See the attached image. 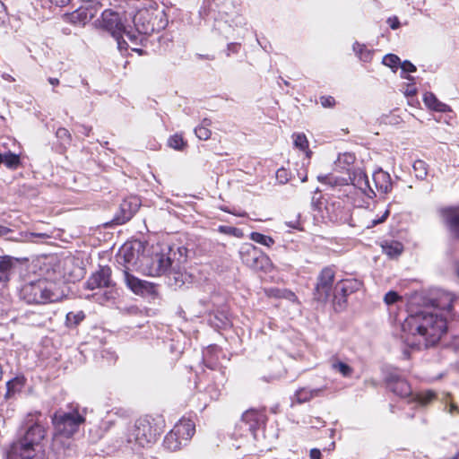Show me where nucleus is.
Wrapping results in <instances>:
<instances>
[{
    "mask_svg": "<svg viewBox=\"0 0 459 459\" xmlns=\"http://www.w3.org/2000/svg\"><path fill=\"white\" fill-rule=\"evenodd\" d=\"M400 299L401 297L398 295V293L393 290L388 291L384 297V300L387 305L394 304Z\"/></svg>",
    "mask_w": 459,
    "mask_h": 459,
    "instance_id": "46",
    "label": "nucleus"
},
{
    "mask_svg": "<svg viewBox=\"0 0 459 459\" xmlns=\"http://www.w3.org/2000/svg\"><path fill=\"white\" fill-rule=\"evenodd\" d=\"M432 311H437L439 314H444L447 318L452 315L453 307L457 305L459 300L454 294L440 290H437L433 297L429 299Z\"/></svg>",
    "mask_w": 459,
    "mask_h": 459,
    "instance_id": "13",
    "label": "nucleus"
},
{
    "mask_svg": "<svg viewBox=\"0 0 459 459\" xmlns=\"http://www.w3.org/2000/svg\"><path fill=\"white\" fill-rule=\"evenodd\" d=\"M140 205V199L136 196L125 198L120 204L119 209L113 219V221L116 224H123L128 221L138 211Z\"/></svg>",
    "mask_w": 459,
    "mask_h": 459,
    "instance_id": "17",
    "label": "nucleus"
},
{
    "mask_svg": "<svg viewBox=\"0 0 459 459\" xmlns=\"http://www.w3.org/2000/svg\"><path fill=\"white\" fill-rule=\"evenodd\" d=\"M200 126L209 128L212 126V120L210 118H204Z\"/></svg>",
    "mask_w": 459,
    "mask_h": 459,
    "instance_id": "63",
    "label": "nucleus"
},
{
    "mask_svg": "<svg viewBox=\"0 0 459 459\" xmlns=\"http://www.w3.org/2000/svg\"><path fill=\"white\" fill-rule=\"evenodd\" d=\"M361 286L362 282L354 278L342 280L334 288L333 298L337 299L339 295H341L343 298V301H345L346 297L359 290Z\"/></svg>",
    "mask_w": 459,
    "mask_h": 459,
    "instance_id": "22",
    "label": "nucleus"
},
{
    "mask_svg": "<svg viewBox=\"0 0 459 459\" xmlns=\"http://www.w3.org/2000/svg\"><path fill=\"white\" fill-rule=\"evenodd\" d=\"M208 321L216 329H226L231 325L230 318L224 310H217L210 314Z\"/></svg>",
    "mask_w": 459,
    "mask_h": 459,
    "instance_id": "25",
    "label": "nucleus"
},
{
    "mask_svg": "<svg viewBox=\"0 0 459 459\" xmlns=\"http://www.w3.org/2000/svg\"><path fill=\"white\" fill-rule=\"evenodd\" d=\"M325 390H326V386H322L320 388H313V389L307 388V387L299 388L295 392L293 398H292V403L296 402L297 403H299V404L307 403L315 397L321 396Z\"/></svg>",
    "mask_w": 459,
    "mask_h": 459,
    "instance_id": "23",
    "label": "nucleus"
},
{
    "mask_svg": "<svg viewBox=\"0 0 459 459\" xmlns=\"http://www.w3.org/2000/svg\"><path fill=\"white\" fill-rule=\"evenodd\" d=\"M382 64L395 71L400 66L401 59L394 54H387L383 57Z\"/></svg>",
    "mask_w": 459,
    "mask_h": 459,
    "instance_id": "38",
    "label": "nucleus"
},
{
    "mask_svg": "<svg viewBox=\"0 0 459 459\" xmlns=\"http://www.w3.org/2000/svg\"><path fill=\"white\" fill-rule=\"evenodd\" d=\"M6 17L5 6L3 2L0 1V22H3Z\"/></svg>",
    "mask_w": 459,
    "mask_h": 459,
    "instance_id": "58",
    "label": "nucleus"
},
{
    "mask_svg": "<svg viewBox=\"0 0 459 459\" xmlns=\"http://www.w3.org/2000/svg\"><path fill=\"white\" fill-rule=\"evenodd\" d=\"M100 7V3H85L84 5L69 13L68 20L74 25H85L97 15Z\"/></svg>",
    "mask_w": 459,
    "mask_h": 459,
    "instance_id": "15",
    "label": "nucleus"
},
{
    "mask_svg": "<svg viewBox=\"0 0 459 459\" xmlns=\"http://www.w3.org/2000/svg\"><path fill=\"white\" fill-rule=\"evenodd\" d=\"M387 23L392 30H396L400 27V22L397 17L389 18Z\"/></svg>",
    "mask_w": 459,
    "mask_h": 459,
    "instance_id": "54",
    "label": "nucleus"
},
{
    "mask_svg": "<svg viewBox=\"0 0 459 459\" xmlns=\"http://www.w3.org/2000/svg\"><path fill=\"white\" fill-rule=\"evenodd\" d=\"M281 376H282L281 372L278 371L276 373L262 377V380H264V382H267V383H271V382L280 379L281 377Z\"/></svg>",
    "mask_w": 459,
    "mask_h": 459,
    "instance_id": "51",
    "label": "nucleus"
},
{
    "mask_svg": "<svg viewBox=\"0 0 459 459\" xmlns=\"http://www.w3.org/2000/svg\"><path fill=\"white\" fill-rule=\"evenodd\" d=\"M300 214L298 213L297 216L290 221H285V225L290 229L298 230H303L301 222H300Z\"/></svg>",
    "mask_w": 459,
    "mask_h": 459,
    "instance_id": "45",
    "label": "nucleus"
},
{
    "mask_svg": "<svg viewBox=\"0 0 459 459\" xmlns=\"http://www.w3.org/2000/svg\"><path fill=\"white\" fill-rule=\"evenodd\" d=\"M401 339L407 348L420 351L437 344L447 330L444 314L425 307L411 314L402 324Z\"/></svg>",
    "mask_w": 459,
    "mask_h": 459,
    "instance_id": "1",
    "label": "nucleus"
},
{
    "mask_svg": "<svg viewBox=\"0 0 459 459\" xmlns=\"http://www.w3.org/2000/svg\"><path fill=\"white\" fill-rule=\"evenodd\" d=\"M321 105L324 108H332L335 105V100L332 96H323L320 99Z\"/></svg>",
    "mask_w": 459,
    "mask_h": 459,
    "instance_id": "50",
    "label": "nucleus"
},
{
    "mask_svg": "<svg viewBox=\"0 0 459 459\" xmlns=\"http://www.w3.org/2000/svg\"><path fill=\"white\" fill-rule=\"evenodd\" d=\"M30 235L31 237L39 238L41 239H48V238H51V236L49 234L45 233V232H41V233L31 232V233H30Z\"/></svg>",
    "mask_w": 459,
    "mask_h": 459,
    "instance_id": "57",
    "label": "nucleus"
},
{
    "mask_svg": "<svg viewBox=\"0 0 459 459\" xmlns=\"http://www.w3.org/2000/svg\"><path fill=\"white\" fill-rule=\"evenodd\" d=\"M50 84H52L53 86H56L59 84V80L57 78H52V77H49L48 80Z\"/></svg>",
    "mask_w": 459,
    "mask_h": 459,
    "instance_id": "64",
    "label": "nucleus"
},
{
    "mask_svg": "<svg viewBox=\"0 0 459 459\" xmlns=\"http://www.w3.org/2000/svg\"><path fill=\"white\" fill-rule=\"evenodd\" d=\"M384 253L386 254L389 257H396L403 252V246L399 242H391L383 245Z\"/></svg>",
    "mask_w": 459,
    "mask_h": 459,
    "instance_id": "34",
    "label": "nucleus"
},
{
    "mask_svg": "<svg viewBox=\"0 0 459 459\" xmlns=\"http://www.w3.org/2000/svg\"><path fill=\"white\" fill-rule=\"evenodd\" d=\"M168 22L165 10L155 3L139 9L133 17L134 28L128 27L126 30V39L133 45L132 50L142 54L143 50L136 46L143 45L147 35L164 30Z\"/></svg>",
    "mask_w": 459,
    "mask_h": 459,
    "instance_id": "4",
    "label": "nucleus"
},
{
    "mask_svg": "<svg viewBox=\"0 0 459 459\" xmlns=\"http://www.w3.org/2000/svg\"><path fill=\"white\" fill-rule=\"evenodd\" d=\"M53 449L56 453H58L57 459H66L67 457L72 456V453L74 452L73 447L71 446V442L69 441L66 445L64 444L63 454L60 452V447L58 446V439L56 438L53 444Z\"/></svg>",
    "mask_w": 459,
    "mask_h": 459,
    "instance_id": "35",
    "label": "nucleus"
},
{
    "mask_svg": "<svg viewBox=\"0 0 459 459\" xmlns=\"http://www.w3.org/2000/svg\"><path fill=\"white\" fill-rule=\"evenodd\" d=\"M423 101L428 108L437 112H446L450 109L446 104L439 101L432 92H426L423 96Z\"/></svg>",
    "mask_w": 459,
    "mask_h": 459,
    "instance_id": "27",
    "label": "nucleus"
},
{
    "mask_svg": "<svg viewBox=\"0 0 459 459\" xmlns=\"http://www.w3.org/2000/svg\"><path fill=\"white\" fill-rule=\"evenodd\" d=\"M250 239L266 247H271L274 244V239L272 237L259 232H252L250 234Z\"/></svg>",
    "mask_w": 459,
    "mask_h": 459,
    "instance_id": "36",
    "label": "nucleus"
},
{
    "mask_svg": "<svg viewBox=\"0 0 459 459\" xmlns=\"http://www.w3.org/2000/svg\"><path fill=\"white\" fill-rule=\"evenodd\" d=\"M264 423V414L255 410H248L242 414L238 427L243 431H248L256 438V431Z\"/></svg>",
    "mask_w": 459,
    "mask_h": 459,
    "instance_id": "16",
    "label": "nucleus"
},
{
    "mask_svg": "<svg viewBox=\"0 0 459 459\" xmlns=\"http://www.w3.org/2000/svg\"><path fill=\"white\" fill-rule=\"evenodd\" d=\"M126 35L123 33L122 35H119L118 37H114L117 40V48L118 49L122 52V51H126L127 50V48H129V43L130 42L129 40L127 41L126 39H125Z\"/></svg>",
    "mask_w": 459,
    "mask_h": 459,
    "instance_id": "47",
    "label": "nucleus"
},
{
    "mask_svg": "<svg viewBox=\"0 0 459 459\" xmlns=\"http://www.w3.org/2000/svg\"><path fill=\"white\" fill-rule=\"evenodd\" d=\"M400 67L402 69L401 77L405 78L407 80H413V77L410 75H404L405 73H414L416 72V66L411 63L410 61L406 60L400 64Z\"/></svg>",
    "mask_w": 459,
    "mask_h": 459,
    "instance_id": "40",
    "label": "nucleus"
},
{
    "mask_svg": "<svg viewBox=\"0 0 459 459\" xmlns=\"http://www.w3.org/2000/svg\"><path fill=\"white\" fill-rule=\"evenodd\" d=\"M195 424L191 420H181L165 436L163 447L169 452L180 450L195 434Z\"/></svg>",
    "mask_w": 459,
    "mask_h": 459,
    "instance_id": "8",
    "label": "nucleus"
},
{
    "mask_svg": "<svg viewBox=\"0 0 459 459\" xmlns=\"http://www.w3.org/2000/svg\"><path fill=\"white\" fill-rule=\"evenodd\" d=\"M56 136L64 147H66L71 143V134L66 128L59 127L56 132Z\"/></svg>",
    "mask_w": 459,
    "mask_h": 459,
    "instance_id": "39",
    "label": "nucleus"
},
{
    "mask_svg": "<svg viewBox=\"0 0 459 459\" xmlns=\"http://www.w3.org/2000/svg\"><path fill=\"white\" fill-rule=\"evenodd\" d=\"M180 248L170 247L165 252L153 254L146 259L144 273L149 276H165L166 283L174 290L188 287L192 283V276L182 266L183 261Z\"/></svg>",
    "mask_w": 459,
    "mask_h": 459,
    "instance_id": "2",
    "label": "nucleus"
},
{
    "mask_svg": "<svg viewBox=\"0 0 459 459\" xmlns=\"http://www.w3.org/2000/svg\"><path fill=\"white\" fill-rule=\"evenodd\" d=\"M435 397H436L435 393H433L431 391H426L418 395V402L421 405H427L431 401H433L435 399Z\"/></svg>",
    "mask_w": 459,
    "mask_h": 459,
    "instance_id": "42",
    "label": "nucleus"
},
{
    "mask_svg": "<svg viewBox=\"0 0 459 459\" xmlns=\"http://www.w3.org/2000/svg\"><path fill=\"white\" fill-rule=\"evenodd\" d=\"M22 386V382L15 377L12 380H9L6 383V393L4 394L5 399H11L17 392L21 390Z\"/></svg>",
    "mask_w": 459,
    "mask_h": 459,
    "instance_id": "33",
    "label": "nucleus"
},
{
    "mask_svg": "<svg viewBox=\"0 0 459 459\" xmlns=\"http://www.w3.org/2000/svg\"><path fill=\"white\" fill-rule=\"evenodd\" d=\"M123 252V257L125 262L126 263H133L134 259V254L131 247H127L125 246L122 249Z\"/></svg>",
    "mask_w": 459,
    "mask_h": 459,
    "instance_id": "48",
    "label": "nucleus"
},
{
    "mask_svg": "<svg viewBox=\"0 0 459 459\" xmlns=\"http://www.w3.org/2000/svg\"><path fill=\"white\" fill-rule=\"evenodd\" d=\"M415 176L419 179H424L428 175V166L425 161L418 160L413 163Z\"/></svg>",
    "mask_w": 459,
    "mask_h": 459,
    "instance_id": "37",
    "label": "nucleus"
},
{
    "mask_svg": "<svg viewBox=\"0 0 459 459\" xmlns=\"http://www.w3.org/2000/svg\"><path fill=\"white\" fill-rule=\"evenodd\" d=\"M195 134L200 140H208L211 137L212 132L207 127L198 126L195 128Z\"/></svg>",
    "mask_w": 459,
    "mask_h": 459,
    "instance_id": "43",
    "label": "nucleus"
},
{
    "mask_svg": "<svg viewBox=\"0 0 459 459\" xmlns=\"http://www.w3.org/2000/svg\"><path fill=\"white\" fill-rule=\"evenodd\" d=\"M73 263V258L71 257H66V258H64L63 260H59L58 261V265H64V266H67V265H70L72 264Z\"/></svg>",
    "mask_w": 459,
    "mask_h": 459,
    "instance_id": "60",
    "label": "nucleus"
},
{
    "mask_svg": "<svg viewBox=\"0 0 459 459\" xmlns=\"http://www.w3.org/2000/svg\"><path fill=\"white\" fill-rule=\"evenodd\" d=\"M348 180H351V184L359 188L364 195L371 197L376 195V193L369 184L368 175L360 169H356L349 176Z\"/></svg>",
    "mask_w": 459,
    "mask_h": 459,
    "instance_id": "20",
    "label": "nucleus"
},
{
    "mask_svg": "<svg viewBox=\"0 0 459 459\" xmlns=\"http://www.w3.org/2000/svg\"><path fill=\"white\" fill-rule=\"evenodd\" d=\"M387 388L400 397H407L411 394L409 383L397 373H390L386 377Z\"/></svg>",
    "mask_w": 459,
    "mask_h": 459,
    "instance_id": "19",
    "label": "nucleus"
},
{
    "mask_svg": "<svg viewBox=\"0 0 459 459\" xmlns=\"http://www.w3.org/2000/svg\"><path fill=\"white\" fill-rule=\"evenodd\" d=\"M27 261L10 255L0 256V282L6 285L13 279L21 277Z\"/></svg>",
    "mask_w": 459,
    "mask_h": 459,
    "instance_id": "10",
    "label": "nucleus"
},
{
    "mask_svg": "<svg viewBox=\"0 0 459 459\" xmlns=\"http://www.w3.org/2000/svg\"><path fill=\"white\" fill-rule=\"evenodd\" d=\"M335 271L333 267L327 266L321 270L316 279L314 289V299L318 302L325 303L332 295L333 284L334 281Z\"/></svg>",
    "mask_w": 459,
    "mask_h": 459,
    "instance_id": "11",
    "label": "nucleus"
},
{
    "mask_svg": "<svg viewBox=\"0 0 459 459\" xmlns=\"http://www.w3.org/2000/svg\"><path fill=\"white\" fill-rule=\"evenodd\" d=\"M239 48V44L238 43H230L228 45V50L232 52H238Z\"/></svg>",
    "mask_w": 459,
    "mask_h": 459,
    "instance_id": "62",
    "label": "nucleus"
},
{
    "mask_svg": "<svg viewBox=\"0 0 459 459\" xmlns=\"http://www.w3.org/2000/svg\"><path fill=\"white\" fill-rule=\"evenodd\" d=\"M238 230L237 228L230 227V226L221 225L219 227V231L221 233L229 234V235H236V232Z\"/></svg>",
    "mask_w": 459,
    "mask_h": 459,
    "instance_id": "52",
    "label": "nucleus"
},
{
    "mask_svg": "<svg viewBox=\"0 0 459 459\" xmlns=\"http://www.w3.org/2000/svg\"><path fill=\"white\" fill-rule=\"evenodd\" d=\"M124 281L126 287L135 295L147 296L155 292V285L153 283L141 280L127 271H124Z\"/></svg>",
    "mask_w": 459,
    "mask_h": 459,
    "instance_id": "18",
    "label": "nucleus"
},
{
    "mask_svg": "<svg viewBox=\"0 0 459 459\" xmlns=\"http://www.w3.org/2000/svg\"><path fill=\"white\" fill-rule=\"evenodd\" d=\"M373 182L377 191L383 194L391 192L393 185L390 175L379 169L373 173Z\"/></svg>",
    "mask_w": 459,
    "mask_h": 459,
    "instance_id": "24",
    "label": "nucleus"
},
{
    "mask_svg": "<svg viewBox=\"0 0 459 459\" xmlns=\"http://www.w3.org/2000/svg\"><path fill=\"white\" fill-rule=\"evenodd\" d=\"M71 0H49V2L56 6L63 7L70 3Z\"/></svg>",
    "mask_w": 459,
    "mask_h": 459,
    "instance_id": "56",
    "label": "nucleus"
},
{
    "mask_svg": "<svg viewBox=\"0 0 459 459\" xmlns=\"http://www.w3.org/2000/svg\"><path fill=\"white\" fill-rule=\"evenodd\" d=\"M292 138L294 146L299 149L300 151H306L307 157H309L311 152L308 151V141L307 139V136L302 133H299L293 134Z\"/></svg>",
    "mask_w": 459,
    "mask_h": 459,
    "instance_id": "32",
    "label": "nucleus"
},
{
    "mask_svg": "<svg viewBox=\"0 0 459 459\" xmlns=\"http://www.w3.org/2000/svg\"><path fill=\"white\" fill-rule=\"evenodd\" d=\"M169 146L175 149V150H182L185 146L184 139L179 134H174L169 137Z\"/></svg>",
    "mask_w": 459,
    "mask_h": 459,
    "instance_id": "41",
    "label": "nucleus"
},
{
    "mask_svg": "<svg viewBox=\"0 0 459 459\" xmlns=\"http://www.w3.org/2000/svg\"><path fill=\"white\" fill-rule=\"evenodd\" d=\"M441 216L451 236L459 239V211L444 208L441 210Z\"/></svg>",
    "mask_w": 459,
    "mask_h": 459,
    "instance_id": "21",
    "label": "nucleus"
},
{
    "mask_svg": "<svg viewBox=\"0 0 459 459\" xmlns=\"http://www.w3.org/2000/svg\"><path fill=\"white\" fill-rule=\"evenodd\" d=\"M101 26L104 30L108 31L113 37H118L123 33L126 36V27L120 16V14L110 9H106L101 13Z\"/></svg>",
    "mask_w": 459,
    "mask_h": 459,
    "instance_id": "14",
    "label": "nucleus"
},
{
    "mask_svg": "<svg viewBox=\"0 0 459 459\" xmlns=\"http://www.w3.org/2000/svg\"><path fill=\"white\" fill-rule=\"evenodd\" d=\"M329 365L332 371L340 374L342 377L349 378L351 377L354 369L346 362L341 360L337 356H333L329 359Z\"/></svg>",
    "mask_w": 459,
    "mask_h": 459,
    "instance_id": "26",
    "label": "nucleus"
},
{
    "mask_svg": "<svg viewBox=\"0 0 459 459\" xmlns=\"http://www.w3.org/2000/svg\"><path fill=\"white\" fill-rule=\"evenodd\" d=\"M111 269L108 266H100V269L92 273L87 280L85 285L89 290L107 289L103 295L97 299L100 302L109 300L113 298L112 289L114 283L111 280Z\"/></svg>",
    "mask_w": 459,
    "mask_h": 459,
    "instance_id": "9",
    "label": "nucleus"
},
{
    "mask_svg": "<svg viewBox=\"0 0 459 459\" xmlns=\"http://www.w3.org/2000/svg\"><path fill=\"white\" fill-rule=\"evenodd\" d=\"M53 282L39 279L24 284L20 291L21 299L28 304H47L56 302L60 296L54 290Z\"/></svg>",
    "mask_w": 459,
    "mask_h": 459,
    "instance_id": "7",
    "label": "nucleus"
},
{
    "mask_svg": "<svg viewBox=\"0 0 459 459\" xmlns=\"http://www.w3.org/2000/svg\"><path fill=\"white\" fill-rule=\"evenodd\" d=\"M319 182L329 185L332 187L347 186L348 178H341L333 174L320 175L317 177Z\"/></svg>",
    "mask_w": 459,
    "mask_h": 459,
    "instance_id": "28",
    "label": "nucleus"
},
{
    "mask_svg": "<svg viewBox=\"0 0 459 459\" xmlns=\"http://www.w3.org/2000/svg\"><path fill=\"white\" fill-rule=\"evenodd\" d=\"M448 412L452 415H455L459 412V409H458V406L454 404V403H451L450 404V407H449V410H448Z\"/></svg>",
    "mask_w": 459,
    "mask_h": 459,
    "instance_id": "61",
    "label": "nucleus"
},
{
    "mask_svg": "<svg viewBox=\"0 0 459 459\" xmlns=\"http://www.w3.org/2000/svg\"><path fill=\"white\" fill-rule=\"evenodd\" d=\"M10 232H12L11 229L0 225V237H6Z\"/></svg>",
    "mask_w": 459,
    "mask_h": 459,
    "instance_id": "59",
    "label": "nucleus"
},
{
    "mask_svg": "<svg viewBox=\"0 0 459 459\" xmlns=\"http://www.w3.org/2000/svg\"><path fill=\"white\" fill-rule=\"evenodd\" d=\"M276 178L277 180L281 183V184H285L288 182L289 178H288V172L285 169L281 168V169H279L277 171H276Z\"/></svg>",
    "mask_w": 459,
    "mask_h": 459,
    "instance_id": "49",
    "label": "nucleus"
},
{
    "mask_svg": "<svg viewBox=\"0 0 459 459\" xmlns=\"http://www.w3.org/2000/svg\"><path fill=\"white\" fill-rule=\"evenodd\" d=\"M215 2L216 0H204L200 10V15L202 17L207 16L209 13L213 10V4Z\"/></svg>",
    "mask_w": 459,
    "mask_h": 459,
    "instance_id": "44",
    "label": "nucleus"
},
{
    "mask_svg": "<svg viewBox=\"0 0 459 459\" xmlns=\"http://www.w3.org/2000/svg\"><path fill=\"white\" fill-rule=\"evenodd\" d=\"M389 214H390L389 210H388V209H387V210H385V212L383 213V215H382L381 217H379V218L375 219V220H373V221H372V224H371L369 227H373V226H376V225H377V224H379V223L384 222V221L387 219V217L389 216Z\"/></svg>",
    "mask_w": 459,
    "mask_h": 459,
    "instance_id": "53",
    "label": "nucleus"
},
{
    "mask_svg": "<svg viewBox=\"0 0 459 459\" xmlns=\"http://www.w3.org/2000/svg\"><path fill=\"white\" fill-rule=\"evenodd\" d=\"M239 254L242 262L253 270L265 271L270 265L268 256L252 244L242 247Z\"/></svg>",
    "mask_w": 459,
    "mask_h": 459,
    "instance_id": "12",
    "label": "nucleus"
},
{
    "mask_svg": "<svg viewBox=\"0 0 459 459\" xmlns=\"http://www.w3.org/2000/svg\"><path fill=\"white\" fill-rule=\"evenodd\" d=\"M160 420L151 416L139 418L126 434V442L132 449L151 446L160 435Z\"/></svg>",
    "mask_w": 459,
    "mask_h": 459,
    "instance_id": "5",
    "label": "nucleus"
},
{
    "mask_svg": "<svg viewBox=\"0 0 459 459\" xmlns=\"http://www.w3.org/2000/svg\"><path fill=\"white\" fill-rule=\"evenodd\" d=\"M86 409L77 403H70L66 409H59L51 416L54 429L57 435L67 438L73 437L85 422Z\"/></svg>",
    "mask_w": 459,
    "mask_h": 459,
    "instance_id": "6",
    "label": "nucleus"
},
{
    "mask_svg": "<svg viewBox=\"0 0 459 459\" xmlns=\"http://www.w3.org/2000/svg\"><path fill=\"white\" fill-rule=\"evenodd\" d=\"M2 163H4L8 169H15L21 163L20 156L11 152H7L3 154Z\"/></svg>",
    "mask_w": 459,
    "mask_h": 459,
    "instance_id": "31",
    "label": "nucleus"
},
{
    "mask_svg": "<svg viewBox=\"0 0 459 459\" xmlns=\"http://www.w3.org/2000/svg\"><path fill=\"white\" fill-rule=\"evenodd\" d=\"M85 318L82 311L69 312L65 317V325L69 328H75Z\"/></svg>",
    "mask_w": 459,
    "mask_h": 459,
    "instance_id": "30",
    "label": "nucleus"
},
{
    "mask_svg": "<svg viewBox=\"0 0 459 459\" xmlns=\"http://www.w3.org/2000/svg\"><path fill=\"white\" fill-rule=\"evenodd\" d=\"M39 411L29 412L21 426V437L14 442L7 454V459H42L36 455V446L46 437L47 429L41 420Z\"/></svg>",
    "mask_w": 459,
    "mask_h": 459,
    "instance_id": "3",
    "label": "nucleus"
},
{
    "mask_svg": "<svg viewBox=\"0 0 459 459\" xmlns=\"http://www.w3.org/2000/svg\"><path fill=\"white\" fill-rule=\"evenodd\" d=\"M310 459H321V451L317 448H313L309 453Z\"/></svg>",
    "mask_w": 459,
    "mask_h": 459,
    "instance_id": "55",
    "label": "nucleus"
},
{
    "mask_svg": "<svg viewBox=\"0 0 459 459\" xmlns=\"http://www.w3.org/2000/svg\"><path fill=\"white\" fill-rule=\"evenodd\" d=\"M353 51L358 57L363 62H370L373 56V51L368 49L364 44L355 42L353 44Z\"/></svg>",
    "mask_w": 459,
    "mask_h": 459,
    "instance_id": "29",
    "label": "nucleus"
}]
</instances>
